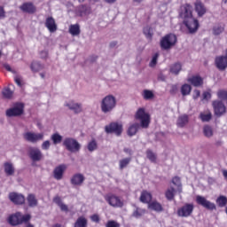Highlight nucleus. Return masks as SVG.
Masks as SVG:
<instances>
[{
	"instance_id": "774afa93",
	"label": "nucleus",
	"mask_w": 227,
	"mask_h": 227,
	"mask_svg": "<svg viewBox=\"0 0 227 227\" xmlns=\"http://www.w3.org/2000/svg\"><path fill=\"white\" fill-rule=\"evenodd\" d=\"M52 227H61L60 223H55L54 225H52Z\"/></svg>"
},
{
	"instance_id": "052dcab7",
	"label": "nucleus",
	"mask_w": 227,
	"mask_h": 227,
	"mask_svg": "<svg viewBox=\"0 0 227 227\" xmlns=\"http://www.w3.org/2000/svg\"><path fill=\"white\" fill-rule=\"evenodd\" d=\"M59 207L62 212H68V206H67L66 204L62 203Z\"/></svg>"
},
{
	"instance_id": "de8ad7c7",
	"label": "nucleus",
	"mask_w": 227,
	"mask_h": 227,
	"mask_svg": "<svg viewBox=\"0 0 227 227\" xmlns=\"http://www.w3.org/2000/svg\"><path fill=\"white\" fill-rule=\"evenodd\" d=\"M157 59H159V53H155L149 64V67H151V68H154V67L157 66Z\"/></svg>"
},
{
	"instance_id": "6ab92c4d",
	"label": "nucleus",
	"mask_w": 227,
	"mask_h": 227,
	"mask_svg": "<svg viewBox=\"0 0 227 227\" xmlns=\"http://www.w3.org/2000/svg\"><path fill=\"white\" fill-rule=\"evenodd\" d=\"M66 170L67 166L64 164L59 165L53 170V178H55V180H63V175H65Z\"/></svg>"
},
{
	"instance_id": "412c9836",
	"label": "nucleus",
	"mask_w": 227,
	"mask_h": 227,
	"mask_svg": "<svg viewBox=\"0 0 227 227\" xmlns=\"http://www.w3.org/2000/svg\"><path fill=\"white\" fill-rule=\"evenodd\" d=\"M65 106H66V107H68V109H70V111H74V113L75 114H79V113L82 112V106L79 103H75L74 101H69Z\"/></svg>"
},
{
	"instance_id": "f704fd0d",
	"label": "nucleus",
	"mask_w": 227,
	"mask_h": 227,
	"mask_svg": "<svg viewBox=\"0 0 227 227\" xmlns=\"http://www.w3.org/2000/svg\"><path fill=\"white\" fill-rule=\"evenodd\" d=\"M192 90V88L191 87V85L184 84L181 87V93H182L183 97H187V95H191Z\"/></svg>"
},
{
	"instance_id": "338daca9",
	"label": "nucleus",
	"mask_w": 227,
	"mask_h": 227,
	"mask_svg": "<svg viewBox=\"0 0 227 227\" xmlns=\"http://www.w3.org/2000/svg\"><path fill=\"white\" fill-rule=\"evenodd\" d=\"M116 45H118V43L117 42H112L110 43V47H116Z\"/></svg>"
},
{
	"instance_id": "f03ea898",
	"label": "nucleus",
	"mask_w": 227,
	"mask_h": 227,
	"mask_svg": "<svg viewBox=\"0 0 227 227\" xmlns=\"http://www.w3.org/2000/svg\"><path fill=\"white\" fill-rule=\"evenodd\" d=\"M29 221H31V215H22L20 212H16L7 218V223L11 226H19L24 224V223H29Z\"/></svg>"
},
{
	"instance_id": "0e129e2a",
	"label": "nucleus",
	"mask_w": 227,
	"mask_h": 227,
	"mask_svg": "<svg viewBox=\"0 0 227 227\" xmlns=\"http://www.w3.org/2000/svg\"><path fill=\"white\" fill-rule=\"evenodd\" d=\"M14 81H15L16 84H18V86H22V82H20V78L16 77L14 79Z\"/></svg>"
},
{
	"instance_id": "c03bdc74",
	"label": "nucleus",
	"mask_w": 227,
	"mask_h": 227,
	"mask_svg": "<svg viewBox=\"0 0 227 227\" xmlns=\"http://www.w3.org/2000/svg\"><path fill=\"white\" fill-rule=\"evenodd\" d=\"M51 140L53 142V145H59V143H61V141H63V137H61V135H59L58 133H54L51 136Z\"/></svg>"
},
{
	"instance_id": "13d9d810",
	"label": "nucleus",
	"mask_w": 227,
	"mask_h": 227,
	"mask_svg": "<svg viewBox=\"0 0 227 227\" xmlns=\"http://www.w3.org/2000/svg\"><path fill=\"white\" fill-rule=\"evenodd\" d=\"M176 91H178V87L176 85H172L170 89V94L176 95Z\"/></svg>"
},
{
	"instance_id": "1a4fd4ad",
	"label": "nucleus",
	"mask_w": 227,
	"mask_h": 227,
	"mask_svg": "<svg viewBox=\"0 0 227 227\" xmlns=\"http://www.w3.org/2000/svg\"><path fill=\"white\" fill-rule=\"evenodd\" d=\"M63 146L67 149L68 152L75 153L81 150V145L77 140L72 137H67L63 141Z\"/></svg>"
},
{
	"instance_id": "79ce46f5",
	"label": "nucleus",
	"mask_w": 227,
	"mask_h": 227,
	"mask_svg": "<svg viewBox=\"0 0 227 227\" xmlns=\"http://www.w3.org/2000/svg\"><path fill=\"white\" fill-rule=\"evenodd\" d=\"M30 68L32 72H40L43 68V66L40 62H32Z\"/></svg>"
},
{
	"instance_id": "9b49d317",
	"label": "nucleus",
	"mask_w": 227,
	"mask_h": 227,
	"mask_svg": "<svg viewBox=\"0 0 227 227\" xmlns=\"http://www.w3.org/2000/svg\"><path fill=\"white\" fill-rule=\"evenodd\" d=\"M106 134H115L116 136H121L123 132V125L118 122H112L105 127Z\"/></svg>"
},
{
	"instance_id": "09e8293b",
	"label": "nucleus",
	"mask_w": 227,
	"mask_h": 227,
	"mask_svg": "<svg viewBox=\"0 0 227 227\" xmlns=\"http://www.w3.org/2000/svg\"><path fill=\"white\" fill-rule=\"evenodd\" d=\"M223 31H224V27H222L220 25H217L215 27H214L213 28V33L214 35H221V33H223Z\"/></svg>"
},
{
	"instance_id": "a18cd8bd",
	"label": "nucleus",
	"mask_w": 227,
	"mask_h": 227,
	"mask_svg": "<svg viewBox=\"0 0 227 227\" xmlns=\"http://www.w3.org/2000/svg\"><path fill=\"white\" fill-rule=\"evenodd\" d=\"M143 31L145 37L148 38L149 40H152L153 36V33H152V27H145Z\"/></svg>"
},
{
	"instance_id": "c756f323",
	"label": "nucleus",
	"mask_w": 227,
	"mask_h": 227,
	"mask_svg": "<svg viewBox=\"0 0 227 227\" xmlns=\"http://www.w3.org/2000/svg\"><path fill=\"white\" fill-rule=\"evenodd\" d=\"M27 201L28 203V207H36L38 205V200H36V196L33 193H29L27 195Z\"/></svg>"
},
{
	"instance_id": "bf43d9fd",
	"label": "nucleus",
	"mask_w": 227,
	"mask_h": 227,
	"mask_svg": "<svg viewBox=\"0 0 227 227\" xmlns=\"http://www.w3.org/2000/svg\"><path fill=\"white\" fill-rule=\"evenodd\" d=\"M201 95V92L199 90H195L193 91V99L196 100L200 98V96Z\"/></svg>"
},
{
	"instance_id": "6e6552de",
	"label": "nucleus",
	"mask_w": 227,
	"mask_h": 227,
	"mask_svg": "<svg viewBox=\"0 0 227 227\" xmlns=\"http://www.w3.org/2000/svg\"><path fill=\"white\" fill-rule=\"evenodd\" d=\"M194 212V204L185 203L177 208L176 214L178 217H191Z\"/></svg>"
},
{
	"instance_id": "4d7b16f0",
	"label": "nucleus",
	"mask_w": 227,
	"mask_h": 227,
	"mask_svg": "<svg viewBox=\"0 0 227 227\" xmlns=\"http://www.w3.org/2000/svg\"><path fill=\"white\" fill-rule=\"evenodd\" d=\"M90 219H91V221H92L93 223H100V216H99L98 215H97V214L92 215L90 216Z\"/></svg>"
},
{
	"instance_id": "5fc2aeb1",
	"label": "nucleus",
	"mask_w": 227,
	"mask_h": 227,
	"mask_svg": "<svg viewBox=\"0 0 227 227\" xmlns=\"http://www.w3.org/2000/svg\"><path fill=\"white\" fill-rule=\"evenodd\" d=\"M6 18V12L4 11V7L0 6V20Z\"/></svg>"
},
{
	"instance_id": "c9c22d12",
	"label": "nucleus",
	"mask_w": 227,
	"mask_h": 227,
	"mask_svg": "<svg viewBox=\"0 0 227 227\" xmlns=\"http://www.w3.org/2000/svg\"><path fill=\"white\" fill-rule=\"evenodd\" d=\"M203 133L206 137H212L214 136V129L209 125H205Z\"/></svg>"
},
{
	"instance_id": "473e14b6",
	"label": "nucleus",
	"mask_w": 227,
	"mask_h": 227,
	"mask_svg": "<svg viewBox=\"0 0 227 227\" xmlns=\"http://www.w3.org/2000/svg\"><path fill=\"white\" fill-rule=\"evenodd\" d=\"M216 204L220 208L224 207L225 205H227V198L226 196L223 195H220L217 199H216Z\"/></svg>"
},
{
	"instance_id": "0eeeda50",
	"label": "nucleus",
	"mask_w": 227,
	"mask_h": 227,
	"mask_svg": "<svg viewBox=\"0 0 227 227\" xmlns=\"http://www.w3.org/2000/svg\"><path fill=\"white\" fill-rule=\"evenodd\" d=\"M196 203L197 205H200V207H203V208H206V210H209L210 212L217 210V206H215V203L207 200V198L201 195L196 196Z\"/></svg>"
},
{
	"instance_id": "20e7f679",
	"label": "nucleus",
	"mask_w": 227,
	"mask_h": 227,
	"mask_svg": "<svg viewBox=\"0 0 227 227\" xmlns=\"http://www.w3.org/2000/svg\"><path fill=\"white\" fill-rule=\"evenodd\" d=\"M116 107V98L113 95L106 96L101 101L102 113H111Z\"/></svg>"
},
{
	"instance_id": "69168bd1",
	"label": "nucleus",
	"mask_w": 227,
	"mask_h": 227,
	"mask_svg": "<svg viewBox=\"0 0 227 227\" xmlns=\"http://www.w3.org/2000/svg\"><path fill=\"white\" fill-rule=\"evenodd\" d=\"M123 151L125 152V153H129V155L132 153V151L129 148H124Z\"/></svg>"
},
{
	"instance_id": "a19ab883",
	"label": "nucleus",
	"mask_w": 227,
	"mask_h": 227,
	"mask_svg": "<svg viewBox=\"0 0 227 227\" xmlns=\"http://www.w3.org/2000/svg\"><path fill=\"white\" fill-rule=\"evenodd\" d=\"M217 98L221 101H226L227 100V90H219L216 93Z\"/></svg>"
},
{
	"instance_id": "4468645a",
	"label": "nucleus",
	"mask_w": 227,
	"mask_h": 227,
	"mask_svg": "<svg viewBox=\"0 0 227 227\" xmlns=\"http://www.w3.org/2000/svg\"><path fill=\"white\" fill-rule=\"evenodd\" d=\"M24 139L28 143H38L43 139V133L27 132L23 135Z\"/></svg>"
},
{
	"instance_id": "f3484780",
	"label": "nucleus",
	"mask_w": 227,
	"mask_h": 227,
	"mask_svg": "<svg viewBox=\"0 0 227 227\" xmlns=\"http://www.w3.org/2000/svg\"><path fill=\"white\" fill-rule=\"evenodd\" d=\"M193 6L198 17L201 18L207 13V6L200 0H196Z\"/></svg>"
},
{
	"instance_id": "f8f14e48",
	"label": "nucleus",
	"mask_w": 227,
	"mask_h": 227,
	"mask_svg": "<svg viewBox=\"0 0 227 227\" xmlns=\"http://www.w3.org/2000/svg\"><path fill=\"white\" fill-rule=\"evenodd\" d=\"M215 66L220 72H224V70L227 68V56H216L215 59Z\"/></svg>"
},
{
	"instance_id": "603ef678",
	"label": "nucleus",
	"mask_w": 227,
	"mask_h": 227,
	"mask_svg": "<svg viewBox=\"0 0 227 227\" xmlns=\"http://www.w3.org/2000/svg\"><path fill=\"white\" fill-rule=\"evenodd\" d=\"M210 98H212L210 91H204L202 94V100H210Z\"/></svg>"
},
{
	"instance_id": "2eb2a0df",
	"label": "nucleus",
	"mask_w": 227,
	"mask_h": 227,
	"mask_svg": "<svg viewBox=\"0 0 227 227\" xmlns=\"http://www.w3.org/2000/svg\"><path fill=\"white\" fill-rule=\"evenodd\" d=\"M24 114V104L20 103L13 108L6 110V116L12 118V116H20Z\"/></svg>"
},
{
	"instance_id": "3c124183",
	"label": "nucleus",
	"mask_w": 227,
	"mask_h": 227,
	"mask_svg": "<svg viewBox=\"0 0 227 227\" xmlns=\"http://www.w3.org/2000/svg\"><path fill=\"white\" fill-rule=\"evenodd\" d=\"M106 227H120V223L114 220H109L106 223Z\"/></svg>"
},
{
	"instance_id": "864d4df0",
	"label": "nucleus",
	"mask_w": 227,
	"mask_h": 227,
	"mask_svg": "<svg viewBox=\"0 0 227 227\" xmlns=\"http://www.w3.org/2000/svg\"><path fill=\"white\" fill-rule=\"evenodd\" d=\"M49 148H51V142L49 140H46L42 144V149L49 150Z\"/></svg>"
},
{
	"instance_id": "8fccbe9b",
	"label": "nucleus",
	"mask_w": 227,
	"mask_h": 227,
	"mask_svg": "<svg viewBox=\"0 0 227 227\" xmlns=\"http://www.w3.org/2000/svg\"><path fill=\"white\" fill-rule=\"evenodd\" d=\"M144 98L145 100H150L151 98H153V92H152V90H144Z\"/></svg>"
},
{
	"instance_id": "39448f33",
	"label": "nucleus",
	"mask_w": 227,
	"mask_h": 227,
	"mask_svg": "<svg viewBox=\"0 0 227 227\" xmlns=\"http://www.w3.org/2000/svg\"><path fill=\"white\" fill-rule=\"evenodd\" d=\"M135 118L140 121L142 129H148V127H150V114L146 113L145 108H138Z\"/></svg>"
},
{
	"instance_id": "ddd939ff",
	"label": "nucleus",
	"mask_w": 227,
	"mask_h": 227,
	"mask_svg": "<svg viewBox=\"0 0 227 227\" xmlns=\"http://www.w3.org/2000/svg\"><path fill=\"white\" fill-rule=\"evenodd\" d=\"M28 156L33 160V162H40L42 159H43V154L42 151L36 147H29L28 148Z\"/></svg>"
},
{
	"instance_id": "a878e982",
	"label": "nucleus",
	"mask_w": 227,
	"mask_h": 227,
	"mask_svg": "<svg viewBox=\"0 0 227 227\" xmlns=\"http://www.w3.org/2000/svg\"><path fill=\"white\" fill-rule=\"evenodd\" d=\"M4 173L7 175V176H12V175H15V168L13 167V164L10 162H5L4 164Z\"/></svg>"
},
{
	"instance_id": "4c0bfd02",
	"label": "nucleus",
	"mask_w": 227,
	"mask_h": 227,
	"mask_svg": "<svg viewBox=\"0 0 227 227\" xmlns=\"http://www.w3.org/2000/svg\"><path fill=\"white\" fill-rule=\"evenodd\" d=\"M130 160L132 158H124L119 161V168L120 169H125L129 164H130Z\"/></svg>"
},
{
	"instance_id": "6e6d98bb",
	"label": "nucleus",
	"mask_w": 227,
	"mask_h": 227,
	"mask_svg": "<svg viewBox=\"0 0 227 227\" xmlns=\"http://www.w3.org/2000/svg\"><path fill=\"white\" fill-rule=\"evenodd\" d=\"M53 202H55V204L58 205V207H59V205L63 204V201L61 200V197H59V196H55L53 198Z\"/></svg>"
},
{
	"instance_id": "c85d7f7f",
	"label": "nucleus",
	"mask_w": 227,
	"mask_h": 227,
	"mask_svg": "<svg viewBox=\"0 0 227 227\" xmlns=\"http://www.w3.org/2000/svg\"><path fill=\"white\" fill-rule=\"evenodd\" d=\"M69 33L73 36H78V35H81V27L79 26V24L69 26Z\"/></svg>"
},
{
	"instance_id": "37998d69",
	"label": "nucleus",
	"mask_w": 227,
	"mask_h": 227,
	"mask_svg": "<svg viewBox=\"0 0 227 227\" xmlns=\"http://www.w3.org/2000/svg\"><path fill=\"white\" fill-rule=\"evenodd\" d=\"M87 148H88L89 152H95V150H97V148H98L97 140L92 139L90 142H89Z\"/></svg>"
},
{
	"instance_id": "7ed1b4c3",
	"label": "nucleus",
	"mask_w": 227,
	"mask_h": 227,
	"mask_svg": "<svg viewBox=\"0 0 227 227\" xmlns=\"http://www.w3.org/2000/svg\"><path fill=\"white\" fill-rule=\"evenodd\" d=\"M176 42H178V38L175 34H167L161 37L160 41V47L161 51H169L176 45Z\"/></svg>"
},
{
	"instance_id": "dca6fc26",
	"label": "nucleus",
	"mask_w": 227,
	"mask_h": 227,
	"mask_svg": "<svg viewBox=\"0 0 227 227\" xmlns=\"http://www.w3.org/2000/svg\"><path fill=\"white\" fill-rule=\"evenodd\" d=\"M9 200L14 203V205H24V203H26V197L17 192L9 193Z\"/></svg>"
},
{
	"instance_id": "cd10ccee",
	"label": "nucleus",
	"mask_w": 227,
	"mask_h": 227,
	"mask_svg": "<svg viewBox=\"0 0 227 227\" xmlns=\"http://www.w3.org/2000/svg\"><path fill=\"white\" fill-rule=\"evenodd\" d=\"M74 227H88V219L84 216L78 217Z\"/></svg>"
},
{
	"instance_id": "49530a36",
	"label": "nucleus",
	"mask_w": 227,
	"mask_h": 227,
	"mask_svg": "<svg viewBox=\"0 0 227 227\" xmlns=\"http://www.w3.org/2000/svg\"><path fill=\"white\" fill-rule=\"evenodd\" d=\"M2 94L4 97V98H12V97L13 96V92L12 91V90H10V88L4 89Z\"/></svg>"
},
{
	"instance_id": "e433bc0d",
	"label": "nucleus",
	"mask_w": 227,
	"mask_h": 227,
	"mask_svg": "<svg viewBox=\"0 0 227 227\" xmlns=\"http://www.w3.org/2000/svg\"><path fill=\"white\" fill-rule=\"evenodd\" d=\"M180 70H182V64L180 63H176L170 67L171 74H175V75H178V74H180Z\"/></svg>"
},
{
	"instance_id": "9d476101",
	"label": "nucleus",
	"mask_w": 227,
	"mask_h": 227,
	"mask_svg": "<svg viewBox=\"0 0 227 227\" xmlns=\"http://www.w3.org/2000/svg\"><path fill=\"white\" fill-rule=\"evenodd\" d=\"M212 107L214 110L215 116L221 118L223 114H226V105L219 99H215L212 102Z\"/></svg>"
},
{
	"instance_id": "680f3d73",
	"label": "nucleus",
	"mask_w": 227,
	"mask_h": 227,
	"mask_svg": "<svg viewBox=\"0 0 227 227\" xmlns=\"http://www.w3.org/2000/svg\"><path fill=\"white\" fill-rule=\"evenodd\" d=\"M172 184H174V185H177V184H180V178L178 176H174L172 178Z\"/></svg>"
},
{
	"instance_id": "4be33fe9",
	"label": "nucleus",
	"mask_w": 227,
	"mask_h": 227,
	"mask_svg": "<svg viewBox=\"0 0 227 227\" xmlns=\"http://www.w3.org/2000/svg\"><path fill=\"white\" fill-rule=\"evenodd\" d=\"M153 196L152 193L146 190H143L140 195V201L141 203H152V200H153Z\"/></svg>"
},
{
	"instance_id": "393cba45",
	"label": "nucleus",
	"mask_w": 227,
	"mask_h": 227,
	"mask_svg": "<svg viewBox=\"0 0 227 227\" xmlns=\"http://www.w3.org/2000/svg\"><path fill=\"white\" fill-rule=\"evenodd\" d=\"M140 127H141V125H139V123L131 124L127 130L128 136H129V137H132V136H136V134H137V130H139Z\"/></svg>"
},
{
	"instance_id": "e2e57ef3",
	"label": "nucleus",
	"mask_w": 227,
	"mask_h": 227,
	"mask_svg": "<svg viewBox=\"0 0 227 227\" xmlns=\"http://www.w3.org/2000/svg\"><path fill=\"white\" fill-rule=\"evenodd\" d=\"M4 68H5V70H7V72H12V67L8 64H4Z\"/></svg>"
},
{
	"instance_id": "7c9ffc66",
	"label": "nucleus",
	"mask_w": 227,
	"mask_h": 227,
	"mask_svg": "<svg viewBox=\"0 0 227 227\" xmlns=\"http://www.w3.org/2000/svg\"><path fill=\"white\" fill-rule=\"evenodd\" d=\"M189 123V116L184 114V115H181L179 116V118L177 119V125L181 128L185 127V125H187Z\"/></svg>"
},
{
	"instance_id": "aec40b11",
	"label": "nucleus",
	"mask_w": 227,
	"mask_h": 227,
	"mask_svg": "<svg viewBox=\"0 0 227 227\" xmlns=\"http://www.w3.org/2000/svg\"><path fill=\"white\" fill-rule=\"evenodd\" d=\"M45 27H47L50 33H56L58 31V25L56 24V20L52 17H48L44 23Z\"/></svg>"
},
{
	"instance_id": "b1692460",
	"label": "nucleus",
	"mask_w": 227,
	"mask_h": 227,
	"mask_svg": "<svg viewBox=\"0 0 227 227\" xmlns=\"http://www.w3.org/2000/svg\"><path fill=\"white\" fill-rule=\"evenodd\" d=\"M189 82L192 84V86H195V88H200V86H203V78L200 75L192 76L190 79H188Z\"/></svg>"
},
{
	"instance_id": "a211bd4d",
	"label": "nucleus",
	"mask_w": 227,
	"mask_h": 227,
	"mask_svg": "<svg viewBox=\"0 0 227 227\" xmlns=\"http://www.w3.org/2000/svg\"><path fill=\"white\" fill-rule=\"evenodd\" d=\"M20 10L23 12V13H29L33 15V13H36V6L31 2H25L20 6Z\"/></svg>"
},
{
	"instance_id": "ea45409f",
	"label": "nucleus",
	"mask_w": 227,
	"mask_h": 227,
	"mask_svg": "<svg viewBox=\"0 0 227 227\" xmlns=\"http://www.w3.org/2000/svg\"><path fill=\"white\" fill-rule=\"evenodd\" d=\"M146 157L151 162H157V155L153 153V150L148 149L146 151Z\"/></svg>"
},
{
	"instance_id": "72a5a7b5",
	"label": "nucleus",
	"mask_w": 227,
	"mask_h": 227,
	"mask_svg": "<svg viewBox=\"0 0 227 227\" xmlns=\"http://www.w3.org/2000/svg\"><path fill=\"white\" fill-rule=\"evenodd\" d=\"M165 197L168 201L175 200V188L171 187L165 192Z\"/></svg>"
},
{
	"instance_id": "2f4dec72",
	"label": "nucleus",
	"mask_w": 227,
	"mask_h": 227,
	"mask_svg": "<svg viewBox=\"0 0 227 227\" xmlns=\"http://www.w3.org/2000/svg\"><path fill=\"white\" fill-rule=\"evenodd\" d=\"M144 214H146V209H143L141 207H137L132 213V216L136 217V219H139V217H143Z\"/></svg>"
},
{
	"instance_id": "423d86ee",
	"label": "nucleus",
	"mask_w": 227,
	"mask_h": 227,
	"mask_svg": "<svg viewBox=\"0 0 227 227\" xmlns=\"http://www.w3.org/2000/svg\"><path fill=\"white\" fill-rule=\"evenodd\" d=\"M105 200L110 207H113L114 208H123V200L120 196H117L114 193H108L105 196Z\"/></svg>"
},
{
	"instance_id": "bb28decb",
	"label": "nucleus",
	"mask_w": 227,
	"mask_h": 227,
	"mask_svg": "<svg viewBox=\"0 0 227 227\" xmlns=\"http://www.w3.org/2000/svg\"><path fill=\"white\" fill-rule=\"evenodd\" d=\"M149 208L154 210V212H164V207L160 202L153 200L149 204Z\"/></svg>"
},
{
	"instance_id": "58836bf2",
	"label": "nucleus",
	"mask_w": 227,
	"mask_h": 227,
	"mask_svg": "<svg viewBox=\"0 0 227 227\" xmlns=\"http://www.w3.org/2000/svg\"><path fill=\"white\" fill-rule=\"evenodd\" d=\"M200 119L203 122L210 121V120H212V112H208L207 114L200 113Z\"/></svg>"
},
{
	"instance_id": "f257e3e1",
	"label": "nucleus",
	"mask_w": 227,
	"mask_h": 227,
	"mask_svg": "<svg viewBox=\"0 0 227 227\" xmlns=\"http://www.w3.org/2000/svg\"><path fill=\"white\" fill-rule=\"evenodd\" d=\"M179 17L180 19H183V22L189 33H196L200 28V21L192 16V5L190 4H184L180 6Z\"/></svg>"
},
{
	"instance_id": "5701e85b",
	"label": "nucleus",
	"mask_w": 227,
	"mask_h": 227,
	"mask_svg": "<svg viewBox=\"0 0 227 227\" xmlns=\"http://www.w3.org/2000/svg\"><path fill=\"white\" fill-rule=\"evenodd\" d=\"M84 183V176L82 174H74L71 178L72 185H82Z\"/></svg>"
}]
</instances>
